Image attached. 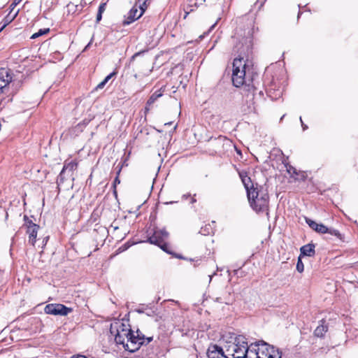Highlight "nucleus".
<instances>
[{"label":"nucleus","instance_id":"obj_18","mask_svg":"<svg viewBox=\"0 0 358 358\" xmlns=\"http://www.w3.org/2000/svg\"><path fill=\"white\" fill-rule=\"evenodd\" d=\"M163 95V91L162 90V89L156 91L155 92H154L150 96V98L148 99V100L147 101V103H146V105L147 106L145 107V109L147 110H149V108H148V106H151L152 104H153L158 98L161 97Z\"/></svg>","mask_w":358,"mask_h":358},{"label":"nucleus","instance_id":"obj_4","mask_svg":"<svg viewBox=\"0 0 358 358\" xmlns=\"http://www.w3.org/2000/svg\"><path fill=\"white\" fill-rule=\"evenodd\" d=\"M245 358H282V352L264 341H259L250 344Z\"/></svg>","mask_w":358,"mask_h":358},{"label":"nucleus","instance_id":"obj_42","mask_svg":"<svg viewBox=\"0 0 358 358\" xmlns=\"http://www.w3.org/2000/svg\"><path fill=\"white\" fill-rule=\"evenodd\" d=\"M283 117H285V115H282V117H280V120H282Z\"/></svg>","mask_w":358,"mask_h":358},{"label":"nucleus","instance_id":"obj_34","mask_svg":"<svg viewBox=\"0 0 358 358\" xmlns=\"http://www.w3.org/2000/svg\"><path fill=\"white\" fill-rule=\"evenodd\" d=\"M92 40H93V38H92L91 41H90V43L85 46L84 50H87L90 46V45L92 42Z\"/></svg>","mask_w":358,"mask_h":358},{"label":"nucleus","instance_id":"obj_21","mask_svg":"<svg viewBox=\"0 0 358 358\" xmlns=\"http://www.w3.org/2000/svg\"><path fill=\"white\" fill-rule=\"evenodd\" d=\"M150 0H138L137 2L139 3V8H140V15H143V14L144 13V12L145 11V10L147 9L148 8V4L147 3L150 2Z\"/></svg>","mask_w":358,"mask_h":358},{"label":"nucleus","instance_id":"obj_31","mask_svg":"<svg viewBox=\"0 0 358 358\" xmlns=\"http://www.w3.org/2000/svg\"><path fill=\"white\" fill-rule=\"evenodd\" d=\"M101 18H102V13H97L96 22L99 23L101 20Z\"/></svg>","mask_w":358,"mask_h":358},{"label":"nucleus","instance_id":"obj_6","mask_svg":"<svg viewBox=\"0 0 358 358\" xmlns=\"http://www.w3.org/2000/svg\"><path fill=\"white\" fill-rule=\"evenodd\" d=\"M169 233L164 229H156L153 234L148 238V242L159 246L166 253L171 254L172 252L169 250V245L166 242L169 238Z\"/></svg>","mask_w":358,"mask_h":358},{"label":"nucleus","instance_id":"obj_41","mask_svg":"<svg viewBox=\"0 0 358 358\" xmlns=\"http://www.w3.org/2000/svg\"><path fill=\"white\" fill-rule=\"evenodd\" d=\"M138 313H143L142 310H138Z\"/></svg>","mask_w":358,"mask_h":358},{"label":"nucleus","instance_id":"obj_40","mask_svg":"<svg viewBox=\"0 0 358 358\" xmlns=\"http://www.w3.org/2000/svg\"><path fill=\"white\" fill-rule=\"evenodd\" d=\"M134 78H138L137 74H135V75H134Z\"/></svg>","mask_w":358,"mask_h":358},{"label":"nucleus","instance_id":"obj_26","mask_svg":"<svg viewBox=\"0 0 358 358\" xmlns=\"http://www.w3.org/2000/svg\"><path fill=\"white\" fill-rule=\"evenodd\" d=\"M145 52H146V50H142V51H139V52H136V53H135L134 55H132V57H131V59H130V62H133V61H134V59H135L137 57H138V56H140V55H141L144 54Z\"/></svg>","mask_w":358,"mask_h":358},{"label":"nucleus","instance_id":"obj_23","mask_svg":"<svg viewBox=\"0 0 358 358\" xmlns=\"http://www.w3.org/2000/svg\"><path fill=\"white\" fill-rule=\"evenodd\" d=\"M327 231H328L327 234H329L332 236H336L340 240L343 239L342 234L338 230L327 227Z\"/></svg>","mask_w":358,"mask_h":358},{"label":"nucleus","instance_id":"obj_35","mask_svg":"<svg viewBox=\"0 0 358 358\" xmlns=\"http://www.w3.org/2000/svg\"><path fill=\"white\" fill-rule=\"evenodd\" d=\"M120 180L118 179V178L117 177L115 180H114V185H116L117 183H120Z\"/></svg>","mask_w":358,"mask_h":358},{"label":"nucleus","instance_id":"obj_28","mask_svg":"<svg viewBox=\"0 0 358 358\" xmlns=\"http://www.w3.org/2000/svg\"><path fill=\"white\" fill-rule=\"evenodd\" d=\"M106 3H101L99 6V9H98V13H102L105 11L106 10Z\"/></svg>","mask_w":358,"mask_h":358},{"label":"nucleus","instance_id":"obj_5","mask_svg":"<svg viewBox=\"0 0 358 358\" xmlns=\"http://www.w3.org/2000/svg\"><path fill=\"white\" fill-rule=\"evenodd\" d=\"M110 331L111 334L115 336L117 345H122L126 350V344L130 342L129 337L131 336V330L129 326L118 321L111 324Z\"/></svg>","mask_w":358,"mask_h":358},{"label":"nucleus","instance_id":"obj_25","mask_svg":"<svg viewBox=\"0 0 358 358\" xmlns=\"http://www.w3.org/2000/svg\"><path fill=\"white\" fill-rule=\"evenodd\" d=\"M296 270L299 273H302L304 270V266L300 258V257L298 259L297 264H296Z\"/></svg>","mask_w":358,"mask_h":358},{"label":"nucleus","instance_id":"obj_20","mask_svg":"<svg viewBox=\"0 0 358 358\" xmlns=\"http://www.w3.org/2000/svg\"><path fill=\"white\" fill-rule=\"evenodd\" d=\"M19 10H17L14 14L10 15L12 12H10L8 15H7L4 18V24L0 29V32L8 24H10L17 15Z\"/></svg>","mask_w":358,"mask_h":358},{"label":"nucleus","instance_id":"obj_22","mask_svg":"<svg viewBox=\"0 0 358 358\" xmlns=\"http://www.w3.org/2000/svg\"><path fill=\"white\" fill-rule=\"evenodd\" d=\"M287 172L289 174L291 177L296 178L298 175L296 169L289 164H285Z\"/></svg>","mask_w":358,"mask_h":358},{"label":"nucleus","instance_id":"obj_30","mask_svg":"<svg viewBox=\"0 0 358 358\" xmlns=\"http://www.w3.org/2000/svg\"><path fill=\"white\" fill-rule=\"evenodd\" d=\"M22 1V0H14V1L10 5V8H11L10 12H12L13 10L14 9V8Z\"/></svg>","mask_w":358,"mask_h":358},{"label":"nucleus","instance_id":"obj_39","mask_svg":"<svg viewBox=\"0 0 358 358\" xmlns=\"http://www.w3.org/2000/svg\"><path fill=\"white\" fill-rule=\"evenodd\" d=\"M301 12H299V13H298V18L299 17V16H300V15H301Z\"/></svg>","mask_w":358,"mask_h":358},{"label":"nucleus","instance_id":"obj_3","mask_svg":"<svg viewBox=\"0 0 358 358\" xmlns=\"http://www.w3.org/2000/svg\"><path fill=\"white\" fill-rule=\"evenodd\" d=\"M250 207L257 213L268 215L269 196L268 192L262 186L255 185V189L248 190L247 194Z\"/></svg>","mask_w":358,"mask_h":358},{"label":"nucleus","instance_id":"obj_27","mask_svg":"<svg viewBox=\"0 0 358 358\" xmlns=\"http://www.w3.org/2000/svg\"><path fill=\"white\" fill-rule=\"evenodd\" d=\"M117 74V72L115 71L110 73L109 75H108L104 79L105 83H108L113 76H115Z\"/></svg>","mask_w":358,"mask_h":358},{"label":"nucleus","instance_id":"obj_44","mask_svg":"<svg viewBox=\"0 0 358 358\" xmlns=\"http://www.w3.org/2000/svg\"><path fill=\"white\" fill-rule=\"evenodd\" d=\"M283 117H285V115H282V117H280V120H282Z\"/></svg>","mask_w":358,"mask_h":358},{"label":"nucleus","instance_id":"obj_11","mask_svg":"<svg viewBox=\"0 0 358 358\" xmlns=\"http://www.w3.org/2000/svg\"><path fill=\"white\" fill-rule=\"evenodd\" d=\"M11 79L8 69H0V95L6 92Z\"/></svg>","mask_w":358,"mask_h":358},{"label":"nucleus","instance_id":"obj_32","mask_svg":"<svg viewBox=\"0 0 358 358\" xmlns=\"http://www.w3.org/2000/svg\"><path fill=\"white\" fill-rule=\"evenodd\" d=\"M300 121H301V126H302V127H303V130L307 129L308 127H307V125H306V124H305L303 123V120H302L301 117H300Z\"/></svg>","mask_w":358,"mask_h":358},{"label":"nucleus","instance_id":"obj_19","mask_svg":"<svg viewBox=\"0 0 358 358\" xmlns=\"http://www.w3.org/2000/svg\"><path fill=\"white\" fill-rule=\"evenodd\" d=\"M77 168V163L74 162H71L69 164H66L62 169L60 174H59V180H63V174L66 172V171L69 170V171H73Z\"/></svg>","mask_w":358,"mask_h":358},{"label":"nucleus","instance_id":"obj_2","mask_svg":"<svg viewBox=\"0 0 358 358\" xmlns=\"http://www.w3.org/2000/svg\"><path fill=\"white\" fill-rule=\"evenodd\" d=\"M221 343L224 345L227 358H245L250 348L244 336L231 332L222 336Z\"/></svg>","mask_w":358,"mask_h":358},{"label":"nucleus","instance_id":"obj_10","mask_svg":"<svg viewBox=\"0 0 358 358\" xmlns=\"http://www.w3.org/2000/svg\"><path fill=\"white\" fill-rule=\"evenodd\" d=\"M208 358H227L224 345H210L207 351Z\"/></svg>","mask_w":358,"mask_h":358},{"label":"nucleus","instance_id":"obj_14","mask_svg":"<svg viewBox=\"0 0 358 358\" xmlns=\"http://www.w3.org/2000/svg\"><path fill=\"white\" fill-rule=\"evenodd\" d=\"M238 176L241 179V181L244 185V187L246 189L247 194H248V190H252V189H255V185L252 183L251 178L248 176V172L245 171H238Z\"/></svg>","mask_w":358,"mask_h":358},{"label":"nucleus","instance_id":"obj_13","mask_svg":"<svg viewBox=\"0 0 358 358\" xmlns=\"http://www.w3.org/2000/svg\"><path fill=\"white\" fill-rule=\"evenodd\" d=\"M243 93L245 94V97L246 99L247 106H246V108L243 107V111L245 113H250L252 112H255V106L254 98H255V91L251 90L250 92H243Z\"/></svg>","mask_w":358,"mask_h":358},{"label":"nucleus","instance_id":"obj_8","mask_svg":"<svg viewBox=\"0 0 358 358\" xmlns=\"http://www.w3.org/2000/svg\"><path fill=\"white\" fill-rule=\"evenodd\" d=\"M44 311L46 314L53 315H66L71 309L60 303H50L45 306Z\"/></svg>","mask_w":358,"mask_h":358},{"label":"nucleus","instance_id":"obj_7","mask_svg":"<svg viewBox=\"0 0 358 358\" xmlns=\"http://www.w3.org/2000/svg\"><path fill=\"white\" fill-rule=\"evenodd\" d=\"M130 342L126 344V350L134 352L139 350L143 345H148L152 341V337H145V336L138 330L136 335L131 331V336L129 337Z\"/></svg>","mask_w":358,"mask_h":358},{"label":"nucleus","instance_id":"obj_33","mask_svg":"<svg viewBox=\"0 0 358 358\" xmlns=\"http://www.w3.org/2000/svg\"><path fill=\"white\" fill-rule=\"evenodd\" d=\"M71 358H87V357L82 355H73Z\"/></svg>","mask_w":358,"mask_h":358},{"label":"nucleus","instance_id":"obj_37","mask_svg":"<svg viewBox=\"0 0 358 358\" xmlns=\"http://www.w3.org/2000/svg\"><path fill=\"white\" fill-rule=\"evenodd\" d=\"M83 124H78L76 128H80L82 127Z\"/></svg>","mask_w":358,"mask_h":358},{"label":"nucleus","instance_id":"obj_15","mask_svg":"<svg viewBox=\"0 0 358 358\" xmlns=\"http://www.w3.org/2000/svg\"><path fill=\"white\" fill-rule=\"evenodd\" d=\"M305 220L307 224L316 232L323 234L327 233V227H326L324 224L322 223H317L316 222L308 217H306Z\"/></svg>","mask_w":358,"mask_h":358},{"label":"nucleus","instance_id":"obj_43","mask_svg":"<svg viewBox=\"0 0 358 358\" xmlns=\"http://www.w3.org/2000/svg\"><path fill=\"white\" fill-rule=\"evenodd\" d=\"M283 117H285V115H282V117H280V120H282Z\"/></svg>","mask_w":358,"mask_h":358},{"label":"nucleus","instance_id":"obj_12","mask_svg":"<svg viewBox=\"0 0 358 358\" xmlns=\"http://www.w3.org/2000/svg\"><path fill=\"white\" fill-rule=\"evenodd\" d=\"M141 16L142 15H140V12L136 4L131 8L127 15L124 16V19L122 21V25L127 26L139 19Z\"/></svg>","mask_w":358,"mask_h":358},{"label":"nucleus","instance_id":"obj_16","mask_svg":"<svg viewBox=\"0 0 358 358\" xmlns=\"http://www.w3.org/2000/svg\"><path fill=\"white\" fill-rule=\"evenodd\" d=\"M327 331L328 325L324 320H322L320 321V324L315 329L314 335L317 337L322 338Z\"/></svg>","mask_w":358,"mask_h":358},{"label":"nucleus","instance_id":"obj_17","mask_svg":"<svg viewBox=\"0 0 358 358\" xmlns=\"http://www.w3.org/2000/svg\"><path fill=\"white\" fill-rule=\"evenodd\" d=\"M315 245L313 243H308L300 248L301 255L308 257H313L315 254Z\"/></svg>","mask_w":358,"mask_h":358},{"label":"nucleus","instance_id":"obj_29","mask_svg":"<svg viewBox=\"0 0 358 358\" xmlns=\"http://www.w3.org/2000/svg\"><path fill=\"white\" fill-rule=\"evenodd\" d=\"M106 83H105L104 80H103L99 84L97 85V86L96 87V90L103 89L106 85Z\"/></svg>","mask_w":358,"mask_h":358},{"label":"nucleus","instance_id":"obj_9","mask_svg":"<svg viewBox=\"0 0 358 358\" xmlns=\"http://www.w3.org/2000/svg\"><path fill=\"white\" fill-rule=\"evenodd\" d=\"M24 218L27 228V233L29 234V242L32 245H34L39 226L29 220L27 215H24Z\"/></svg>","mask_w":358,"mask_h":358},{"label":"nucleus","instance_id":"obj_38","mask_svg":"<svg viewBox=\"0 0 358 358\" xmlns=\"http://www.w3.org/2000/svg\"><path fill=\"white\" fill-rule=\"evenodd\" d=\"M183 196L185 197V198H187V197L190 196V194H189L187 195H184Z\"/></svg>","mask_w":358,"mask_h":358},{"label":"nucleus","instance_id":"obj_1","mask_svg":"<svg viewBox=\"0 0 358 358\" xmlns=\"http://www.w3.org/2000/svg\"><path fill=\"white\" fill-rule=\"evenodd\" d=\"M252 38L250 33L243 37L241 40L234 46V51L238 54V57L233 62L232 82L233 85L239 87H243V92L256 91L253 84V76L250 74L247 62L249 55L252 53Z\"/></svg>","mask_w":358,"mask_h":358},{"label":"nucleus","instance_id":"obj_24","mask_svg":"<svg viewBox=\"0 0 358 358\" xmlns=\"http://www.w3.org/2000/svg\"><path fill=\"white\" fill-rule=\"evenodd\" d=\"M49 31H50V29L48 28V29H41L38 30V31L34 34L31 36V38H32V39L36 38L41 36L48 34L49 32Z\"/></svg>","mask_w":358,"mask_h":358},{"label":"nucleus","instance_id":"obj_36","mask_svg":"<svg viewBox=\"0 0 358 358\" xmlns=\"http://www.w3.org/2000/svg\"><path fill=\"white\" fill-rule=\"evenodd\" d=\"M196 201V200L193 197L192 199V201L191 202L193 203H195Z\"/></svg>","mask_w":358,"mask_h":358}]
</instances>
